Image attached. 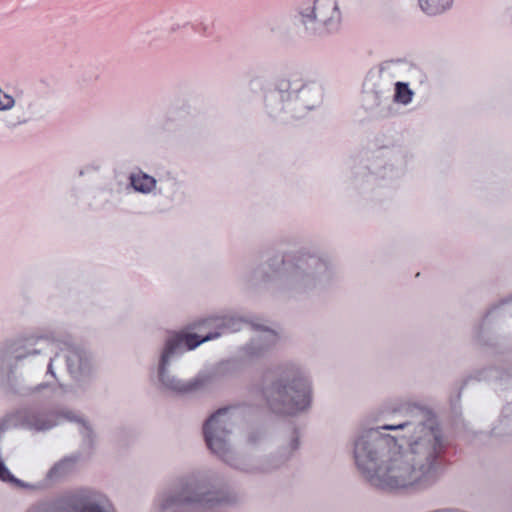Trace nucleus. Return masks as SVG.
<instances>
[{
	"mask_svg": "<svg viewBox=\"0 0 512 512\" xmlns=\"http://www.w3.org/2000/svg\"><path fill=\"white\" fill-rule=\"evenodd\" d=\"M376 426L351 438L355 465L373 487L383 490L427 489L439 478L448 438L427 406L404 403L381 411Z\"/></svg>",
	"mask_w": 512,
	"mask_h": 512,
	"instance_id": "obj_1",
	"label": "nucleus"
},
{
	"mask_svg": "<svg viewBox=\"0 0 512 512\" xmlns=\"http://www.w3.org/2000/svg\"><path fill=\"white\" fill-rule=\"evenodd\" d=\"M204 324L214 326L217 330L205 336L185 331H172L157 348L149 372L158 390L174 396H191L205 392L214 383L234 376L238 372L236 359L205 367L189 379L181 378L175 372L176 363L186 352L196 349L205 342L215 340L224 333H235L242 330L245 325L252 324L255 334L237 350V357L245 362L264 357L278 341V335L274 330L252 323L250 317L237 313L213 315L206 318Z\"/></svg>",
	"mask_w": 512,
	"mask_h": 512,
	"instance_id": "obj_2",
	"label": "nucleus"
},
{
	"mask_svg": "<svg viewBox=\"0 0 512 512\" xmlns=\"http://www.w3.org/2000/svg\"><path fill=\"white\" fill-rule=\"evenodd\" d=\"M336 277L332 258L315 246L273 255L242 277L249 287L272 285L275 296L300 300L329 288Z\"/></svg>",
	"mask_w": 512,
	"mask_h": 512,
	"instance_id": "obj_3",
	"label": "nucleus"
},
{
	"mask_svg": "<svg viewBox=\"0 0 512 512\" xmlns=\"http://www.w3.org/2000/svg\"><path fill=\"white\" fill-rule=\"evenodd\" d=\"M94 375L92 355L85 348L65 341L60 337L47 364V380L33 386H21L17 389L21 397L35 396L50 399L57 389L64 393L70 389L85 391Z\"/></svg>",
	"mask_w": 512,
	"mask_h": 512,
	"instance_id": "obj_4",
	"label": "nucleus"
},
{
	"mask_svg": "<svg viewBox=\"0 0 512 512\" xmlns=\"http://www.w3.org/2000/svg\"><path fill=\"white\" fill-rule=\"evenodd\" d=\"M252 91L263 90V108L272 119L288 122L300 119L322 103L323 89L316 81L283 79L274 86L265 87V81L256 77L250 80Z\"/></svg>",
	"mask_w": 512,
	"mask_h": 512,
	"instance_id": "obj_5",
	"label": "nucleus"
},
{
	"mask_svg": "<svg viewBox=\"0 0 512 512\" xmlns=\"http://www.w3.org/2000/svg\"><path fill=\"white\" fill-rule=\"evenodd\" d=\"M262 394L269 410L280 416H298L312 406L313 382L306 368L296 362H284L275 369Z\"/></svg>",
	"mask_w": 512,
	"mask_h": 512,
	"instance_id": "obj_6",
	"label": "nucleus"
},
{
	"mask_svg": "<svg viewBox=\"0 0 512 512\" xmlns=\"http://www.w3.org/2000/svg\"><path fill=\"white\" fill-rule=\"evenodd\" d=\"M210 480L209 473L201 470L178 476L173 486L157 493L154 506L164 512L185 506L212 509L235 502L236 497L229 488L209 486Z\"/></svg>",
	"mask_w": 512,
	"mask_h": 512,
	"instance_id": "obj_7",
	"label": "nucleus"
},
{
	"mask_svg": "<svg viewBox=\"0 0 512 512\" xmlns=\"http://www.w3.org/2000/svg\"><path fill=\"white\" fill-rule=\"evenodd\" d=\"M412 158L409 150L400 145L385 147L366 166L353 168L346 176L350 188L360 192H372L381 187H392L406 174Z\"/></svg>",
	"mask_w": 512,
	"mask_h": 512,
	"instance_id": "obj_8",
	"label": "nucleus"
},
{
	"mask_svg": "<svg viewBox=\"0 0 512 512\" xmlns=\"http://www.w3.org/2000/svg\"><path fill=\"white\" fill-rule=\"evenodd\" d=\"M60 335L50 329L37 330L23 334L0 346V383L18 395L17 389L27 386L20 383L15 375L17 363L38 355L54 353Z\"/></svg>",
	"mask_w": 512,
	"mask_h": 512,
	"instance_id": "obj_9",
	"label": "nucleus"
},
{
	"mask_svg": "<svg viewBox=\"0 0 512 512\" xmlns=\"http://www.w3.org/2000/svg\"><path fill=\"white\" fill-rule=\"evenodd\" d=\"M242 418L238 406H225L214 411L202 425V434L209 451L234 470L246 473L249 456L239 454L231 436Z\"/></svg>",
	"mask_w": 512,
	"mask_h": 512,
	"instance_id": "obj_10",
	"label": "nucleus"
},
{
	"mask_svg": "<svg viewBox=\"0 0 512 512\" xmlns=\"http://www.w3.org/2000/svg\"><path fill=\"white\" fill-rule=\"evenodd\" d=\"M300 8L301 25L306 34L322 36L339 30L342 15L337 0H314Z\"/></svg>",
	"mask_w": 512,
	"mask_h": 512,
	"instance_id": "obj_11",
	"label": "nucleus"
},
{
	"mask_svg": "<svg viewBox=\"0 0 512 512\" xmlns=\"http://www.w3.org/2000/svg\"><path fill=\"white\" fill-rule=\"evenodd\" d=\"M63 409L23 405L7 417L10 427L32 433H46L63 423Z\"/></svg>",
	"mask_w": 512,
	"mask_h": 512,
	"instance_id": "obj_12",
	"label": "nucleus"
},
{
	"mask_svg": "<svg viewBox=\"0 0 512 512\" xmlns=\"http://www.w3.org/2000/svg\"><path fill=\"white\" fill-rule=\"evenodd\" d=\"M300 438L301 435L297 428L287 430L281 435L277 451L274 454L262 457L249 456L245 474L266 475L276 471L294 457L300 448Z\"/></svg>",
	"mask_w": 512,
	"mask_h": 512,
	"instance_id": "obj_13",
	"label": "nucleus"
},
{
	"mask_svg": "<svg viewBox=\"0 0 512 512\" xmlns=\"http://www.w3.org/2000/svg\"><path fill=\"white\" fill-rule=\"evenodd\" d=\"M14 112L11 119H7L9 127L26 124L36 121L44 116V111L39 99L32 93L26 91H18L13 97Z\"/></svg>",
	"mask_w": 512,
	"mask_h": 512,
	"instance_id": "obj_14",
	"label": "nucleus"
},
{
	"mask_svg": "<svg viewBox=\"0 0 512 512\" xmlns=\"http://www.w3.org/2000/svg\"><path fill=\"white\" fill-rule=\"evenodd\" d=\"M155 195L169 204L180 203L186 199L185 182L174 169L157 171Z\"/></svg>",
	"mask_w": 512,
	"mask_h": 512,
	"instance_id": "obj_15",
	"label": "nucleus"
},
{
	"mask_svg": "<svg viewBox=\"0 0 512 512\" xmlns=\"http://www.w3.org/2000/svg\"><path fill=\"white\" fill-rule=\"evenodd\" d=\"M362 107L374 118H389L395 114V109L391 101L389 89H383L374 86L372 89L365 90L362 96Z\"/></svg>",
	"mask_w": 512,
	"mask_h": 512,
	"instance_id": "obj_16",
	"label": "nucleus"
},
{
	"mask_svg": "<svg viewBox=\"0 0 512 512\" xmlns=\"http://www.w3.org/2000/svg\"><path fill=\"white\" fill-rule=\"evenodd\" d=\"M512 303V295L502 299L494 305L483 317L481 322L473 329V338L481 346H486L496 351L502 352L507 349L504 338L498 335H491L487 325L490 318L497 314L505 305Z\"/></svg>",
	"mask_w": 512,
	"mask_h": 512,
	"instance_id": "obj_17",
	"label": "nucleus"
},
{
	"mask_svg": "<svg viewBox=\"0 0 512 512\" xmlns=\"http://www.w3.org/2000/svg\"><path fill=\"white\" fill-rule=\"evenodd\" d=\"M301 8L295 14H280L268 19L266 28L270 35L279 41L293 39L301 25Z\"/></svg>",
	"mask_w": 512,
	"mask_h": 512,
	"instance_id": "obj_18",
	"label": "nucleus"
},
{
	"mask_svg": "<svg viewBox=\"0 0 512 512\" xmlns=\"http://www.w3.org/2000/svg\"><path fill=\"white\" fill-rule=\"evenodd\" d=\"M63 422H71L77 425V430L81 436V444L84 452L90 454L97 443V433L91 421L85 416L67 408H63Z\"/></svg>",
	"mask_w": 512,
	"mask_h": 512,
	"instance_id": "obj_19",
	"label": "nucleus"
},
{
	"mask_svg": "<svg viewBox=\"0 0 512 512\" xmlns=\"http://www.w3.org/2000/svg\"><path fill=\"white\" fill-rule=\"evenodd\" d=\"M468 380L488 381L497 390L512 388V366L506 369L499 367H485L474 371Z\"/></svg>",
	"mask_w": 512,
	"mask_h": 512,
	"instance_id": "obj_20",
	"label": "nucleus"
},
{
	"mask_svg": "<svg viewBox=\"0 0 512 512\" xmlns=\"http://www.w3.org/2000/svg\"><path fill=\"white\" fill-rule=\"evenodd\" d=\"M129 186L137 193L150 195L156 193L157 173L150 175L142 170L132 172L128 176Z\"/></svg>",
	"mask_w": 512,
	"mask_h": 512,
	"instance_id": "obj_21",
	"label": "nucleus"
},
{
	"mask_svg": "<svg viewBox=\"0 0 512 512\" xmlns=\"http://www.w3.org/2000/svg\"><path fill=\"white\" fill-rule=\"evenodd\" d=\"M79 458L78 454L63 457L48 470L46 479L51 482H56L66 477L74 471Z\"/></svg>",
	"mask_w": 512,
	"mask_h": 512,
	"instance_id": "obj_22",
	"label": "nucleus"
},
{
	"mask_svg": "<svg viewBox=\"0 0 512 512\" xmlns=\"http://www.w3.org/2000/svg\"><path fill=\"white\" fill-rule=\"evenodd\" d=\"M419 10L429 18L447 14L454 5V0H417Z\"/></svg>",
	"mask_w": 512,
	"mask_h": 512,
	"instance_id": "obj_23",
	"label": "nucleus"
},
{
	"mask_svg": "<svg viewBox=\"0 0 512 512\" xmlns=\"http://www.w3.org/2000/svg\"><path fill=\"white\" fill-rule=\"evenodd\" d=\"M495 436L512 434V400L502 409L498 425L492 430Z\"/></svg>",
	"mask_w": 512,
	"mask_h": 512,
	"instance_id": "obj_24",
	"label": "nucleus"
},
{
	"mask_svg": "<svg viewBox=\"0 0 512 512\" xmlns=\"http://www.w3.org/2000/svg\"><path fill=\"white\" fill-rule=\"evenodd\" d=\"M188 115L186 110L171 109L162 124L163 129L168 132L179 130L186 122Z\"/></svg>",
	"mask_w": 512,
	"mask_h": 512,
	"instance_id": "obj_25",
	"label": "nucleus"
},
{
	"mask_svg": "<svg viewBox=\"0 0 512 512\" xmlns=\"http://www.w3.org/2000/svg\"><path fill=\"white\" fill-rule=\"evenodd\" d=\"M415 92L409 87L408 82L396 81L394 83V95L391 99L392 103L408 106L412 103Z\"/></svg>",
	"mask_w": 512,
	"mask_h": 512,
	"instance_id": "obj_26",
	"label": "nucleus"
},
{
	"mask_svg": "<svg viewBox=\"0 0 512 512\" xmlns=\"http://www.w3.org/2000/svg\"><path fill=\"white\" fill-rule=\"evenodd\" d=\"M402 62L389 60L385 61L380 66V77L382 79L396 78L399 76V70L402 66Z\"/></svg>",
	"mask_w": 512,
	"mask_h": 512,
	"instance_id": "obj_27",
	"label": "nucleus"
},
{
	"mask_svg": "<svg viewBox=\"0 0 512 512\" xmlns=\"http://www.w3.org/2000/svg\"><path fill=\"white\" fill-rule=\"evenodd\" d=\"M265 439V431L261 428H252L246 434V444L251 447L260 445Z\"/></svg>",
	"mask_w": 512,
	"mask_h": 512,
	"instance_id": "obj_28",
	"label": "nucleus"
},
{
	"mask_svg": "<svg viewBox=\"0 0 512 512\" xmlns=\"http://www.w3.org/2000/svg\"><path fill=\"white\" fill-rule=\"evenodd\" d=\"M10 483L15 485L18 488L26 489V490H31V491H39V490L44 489L45 486H46L42 482H37V483L25 482V481H23L21 479L16 478L15 476H13V478H11Z\"/></svg>",
	"mask_w": 512,
	"mask_h": 512,
	"instance_id": "obj_29",
	"label": "nucleus"
},
{
	"mask_svg": "<svg viewBox=\"0 0 512 512\" xmlns=\"http://www.w3.org/2000/svg\"><path fill=\"white\" fill-rule=\"evenodd\" d=\"M13 96L6 94L0 89V110H9L13 108Z\"/></svg>",
	"mask_w": 512,
	"mask_h": 512,
	"instance_id": "obj_30",
	"label": "nucleus"
},
{
	"mask_svg": "<svg viewBox=\"0 0 512 512\" xmlns=\"http://www.w3.org/2000/svg\"><path fill=\"white\" fill-rule=\"evenodd\" d=\"M101 166L98 163H90L78 170V176L83 177L85 175L98 172Z\"/></svg>",
	"mask_w": 512,
	"mask_h": 512,
	"instance_id": "obj_31",
	"label": "nucleus"
},
{
	"mask_svg": "<svg viewBox=\"0 0 512 512\" xmlns=\"http://www.w3.org/2000/svg\"><path fill=\"white\" fill-rule=\"evenodd\" d=\"M198 31H199L200 33H202L203 35H205V36H209V35H210V33L208 32V28H207V26H206V25H204V24L200 26V28L198 29Z\"/></svg>",
	"mask_w": 512,
	"mask_h": 512,
	"instance_id": "obj_32",
	"label": "nucleus"
},
{
	"mask_svg": "<svg viewBox=\"0 0 512 512\" xmlns=\"http://www.w3.org/2000/svg\"><path fill=\"white\" fill-rule=\"evenodd\" d=\"M507 15H508L510 21L512 22V5L508 8Z\"/></svg>",
	"mask_w": 512,
	"mask_h": 512,
	"instance_id": "obj_33",
	"label": "nucleus"
}]
</instances>
